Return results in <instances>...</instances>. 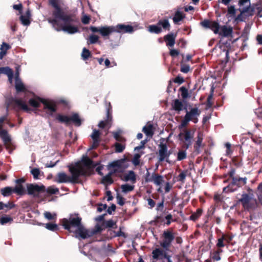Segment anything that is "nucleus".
<instances>
[{
  "label": "nucleus",
  "mask_w": 262,
  "mask_h": 262,
  "mask_svg": "<svg viewBox=\"0 0 262 262\" xmlns=\"http://www.w3.org/2000/svg\"><path fill=\"white\" fill-rule=\"evenodd\" d=\"M69 171L71 176H68L66 173L62 172L57 173L55 181L58 183H71L76 184L79 183V178L80 176H85L86 171L79 163L74 166H69Z\"/></svg>",
  "instance_id": "nucleus-3"
},
{
  "label": "nucleus",
  "mask_w": 262,
  "mask_h": 262,
  "mask_svg": "<svg viewBox=\"0 0 262 262\" xmlns=\"http://www.w3.org/2000/svg\"><path fill=\"white\" fill-rule=\"evenodd\" d=\"M203 209L202 208H198L196 211L192 213L189 216V220L194 222L196 221L202 214Z\"/></svg>",
  "instance_id": "nucleus-34"
},
{
  "label": "nucleus",
  "mask_w": 262,
  "mask_h": 262,
  "mask_svg": "<svg viewBox=\"0 0 262 262\" xmlns=\"http://www.w3.org/2000/svg\"><path fill=\"white\" fill-rule=\"evenodd\" d=\"M194 130L185 129L183 132L180 133L179 135L180 140L184 143L183 148L188 149L192 144V141L194 137Z\"/></svg>",
  "instance_id": "nucleus-7"
},
{
  "label": "nucleus",
  "mask_w": 262,
  "mask_h": 262,
  "mask_svg": "<svg viewBox=\"0 0 262 262\" xmlns=\"http://www.w3.org/2000/svg\"><path fill=\"white\" fill-rule=\"evenodd\" d=\"M45 227L48 230H51L52 231H56L59 230L58 225L56 224L52 223H49L46 224Z\"/></svg>",
  "instance_id": "nucleus-48"
},
{
  "label": "nucleus",
  "mask_w": 262,
  "mask_h": 262,
  "mask_svg": "<svg viewBox=\"0 0 262 262\" xmlns=\"http://www.w3.org/2000/svg\"><path fill=\"white\" fill-rule=\"evenodd\" d=\"M163 240L160 243L161 246L165 250H168L172 241L175 238L174 233L172 229L169 228L163 231L162 234Z\"/></svg>",
  "instance_id": "nucleus-8"
},
{
  "label": "nucleus",
  "mask_w": 262,
  "mask_h": 262,
  "mask_svg": "<svg viewBox=\"0 0 262 262\" xmlns=\"http://www.w3.org/2000/svg\"><path fill=\"white\" fill-rule=\"evenodd\" d=\"M190 121L187 118L184 116V119L182 120L180 125L179 126V128L182 129V128L186 127Z\"/></svg>",
  "instance_id": "nucleus-60"
},
{
  "label": "nucleus",
  "mask_w": 262,
  "mask_h": 262,
  "mask_svg": "<svg viewBox=\"0 0 262 262\" xmlns=\"http://www.w3.org/2000/svg\"><path fill=\"white\" fill-rule=\"evenodd\" d=\"M134 188L135 186L134 185H130L128 184H123L121 186L122 192L124 193H127L133 191Z\"/></svg>",
  "instance_id": "nucleus-38"
},
{
  "label": "nucleus",
  "mask_w": 262,
  "mask_h": 262,
  "mask_svg": "<svg viewBox=\"0 0 262 262\" xmlns=\"http://www.w3.org/2000/svg\"><path fill=\"white\" fill-rule=\"evenodd\" d=\"M185 102L181 101L179 99H176L173 100L171 104L172 108L175 111L179 113L181 111L184 109V103Z\"/></svg>",
  "instance_id": "nucleus-20"
},
{
  "label": "nucleus",
  "mask_w": 262,
  "mask_h": 262,
  "mask_svg": "<svg viewBox=\"0 0 262 262\" xmlns=\"http://www.w3.org/2000/svg\"><path fill=\"white\" fill-rule=\"evenodd\" d=\"M46 191L50 194H57L59 192L58 188L55 187L54 186L49 187Z\"/></svg>",
  "instance_id": "nucleus-52"
},
{
  "label": "nucleus",
  "mask_w": 262,
  "mask_h": 262,
  "mask_svg": "<svg viewBox=\"0 0 262 262\" xmlns=\"http://www.w3.org/2000/svg\"><path fill=\"white\" fill-rule=\"evenodd\" d=\"M152 258L154 259H168L170 256L167 255L165 251L161 248H156L152 251Z\"/></svg>",
  "instance_id": "nucleus-18"
},
{
  "label": "nucleus",
  "mask_w": 262,
  "mask_h": 262,
  "mask_svg": "<svg viewBox=\"0 0 262 262\" xmlns=\"http://www.w3.org/2000/svg\"><path fill=\"white\" fill-rule=\"evenodd\" d=\"M186 110L185 117L188 119L189 121H192L194 123H197L199 121L198 117L200 115L201 111L198 107H193L188 111L187 108L184 107Z\"/></svg>",
  "instance_id": "nucleus-12"
},
{
  "label": "nucleus",
  "mask_w": 262,
  "mask_h": 262,
  "mask_svg": "<svg viewBox=\"0 0 262 262\" xmlns=\"http://www.w3.org/2000/svg\"><path fill=\"white\" fill-rule=\"evenodd\" d=\"M81 58L83 60H86L89 58L92 57V53L91 52L86 48H84L82 49V51L81 54Z\"/></svg>",
  "instance_id": "nucleus-39"
},
{
  "label": "nucleus",
  "mask_w": 262,
  "mask_h": 262,
  "mask_svg": "<svg viewBox=\"0 0 262 262\" xmlns=\"http://www.w3.org/2000/svg\"><path fill=\"white\" fill-rule=\"evenodd\" d=\"M44 216L48 220H54L56 219V214H53L50 212H45L44 213Z\"/></svg>",
  "instance_id": "nucleus-58"
},
{
  "label": "nucleus",
  "mask_w": 262,
  "mask_h": 262,
  "mask_svg": "<svg viewBox=\"0 0 262 262\" xmlns=\"http://www.w3.org/2000/svg\"><path fill=\"white\" fill-rule=\"evenodd\" d=\"M19 19L21 22V24L24 26H29L31 23L30 18L28 17L21 15L19 17Z\"/></svg>",
  "instance_id": "nucleus-57"
},
{
  "label": "nucleus",
  "mask_w": 262,
  "mask_h": 262,
  "mask_svg": "<svg viewBox=\"0 0 262 262\" xmlns=\"http://www.w3.org/2000/svg\"><path fill=\"white\" fill-rule=\"evenodd\" d=\"M100 133L98 130L96 129H94L91 136L93 140L100 141Z\"/></svg>",
  "instance_id": "nucleus-54"
},
{
  "label": "nucleus",
  "mask_w": 262,
  "mask_h": 262,
  "mask_svg": "<svg viewBox=\"0 0 262 262\" xmlns=\"http://www.w3.org/2000/svg\"><path fill=\"white\" fill-rule=\"evenodd\" d=\"M12 73H13V70L9 67L0 68V74H4L6 75L8 77H10Z\"/></svg>",
  "instance_id": "nucleus-41"
},
{
  "label": "nucleus",
  "mask_w": 262,
  "mask_h": 262,
  "mask_svg": "<svg viewBox=\"0 0 262 262\" xmlns=\"http://www.w3.org/2000/svg\"><path fill=\"white\" fill-rule=\"evenodd\" d=\"M115 151L116 152H122L125 149V145H123L119 143L116 142L114 144Z\"/></svg>",
  "instance_id": "nucleus-56"
},
{
  "label": "nucleus",
  "mask_w": 262,
  "mask_h": 262,
  "mask_svg": "<svg viewBox=\"0 0 262 262\" xmlns=\"http://www.w3.org/2000/svg\"><path fill=\"white\" fill-rule=\"evenodd\" d=\"M222 252H223L222 249H217L216 250L214 251L212 253H211V258L215 261L220 260L221 259L220 254Z\"/></svg>",
  "instance_id": "nucleus-43"
},
{
  "label": "nucleus",
  "mask_w": 262,
  "mask_h": 262,
  "mask_svg": "<svg viewBox=\"0 0 262 262\" xmlns=\"http://www.w3.org/2000/svg\"><path fill=\"white\" fill-rule=\"evenodd\" d=\"M115 32L119 33H131L134 32V28L129 25L118 24L114 26Z\"/></svg>",
  "instance_id": "nucleus-16"
},
{
  "label": "nucleus",
  "mask_w": 262,
  "mask_h": 262,
  "mask_svg": "<svg viewBox=\"0 0 262 262\" xmlns=\"http://www.w3.org/2000/svg\"><path fill=\"white\" fill-rule=\"evenodd\" d=\"M38 100H39L38 99ZM40 101L36 99L31 98L29 100V104L32 107H39L40 106Z\"/></svg>",
  "instance_id": "nucleus-55"
},
{
  "label": "nucleus",
  "mask_w": 262,
  "mask_h": 262,
  "mask_svg": "<svg viewBox=\"0 0 262 262\" xmlns=\"http://www.w3.org/2000/svg\"><path fill=\"white\" fill-rule=\"evenodd\" d=\"M177 33H170L164 36V40L166 42V46L169 47H173L176 43Z\"/></svg>",
  "instance_id": "nucleus-19"
},
{
  "label": "nucleus",
  "mask_w": 262,
  "mask_h": 262,
  "mask_svg": "<svg viewBox=\"0 0 262 262\" xmlns=\"http://www.w3.org/2000/svg\"><path fill=\"white\" fill-rule=\"evenodd\" d=\"M114 138L119 142H123L125 141V139L121 136L119 132H114L113 133Z\"/></svg>",
  "instance_id": "nucleus-61"
},
{
  "label": "nucleus",
  "mask_w": 262,
  "mask_h": 262,
  "mask_svg": "<svg viewBox=\"0 0 262 262\" xmlns=\"http://www.w3.org/2000/svg\"><path fill=\"white\" fill-rule=\"evenodd\" d=\"M15 87L17 93L24 92L26 90L24 84L20 80L19 77H18V76L15 77Z\"/></svg>",
  "instance_id": "nucleus-29"
},
{
  "label": "nucleus",
  "mask_w": 262,
  "mask_h": 262,
  "mask_svg": "<svg viewBox=\"0 0 262 262\" xmlns=\"http://www.w3.org/2000/svg\"><path fill=\"white\" fill-rule=\"evenodd\" d=\"M99 38V36L96 35H91L89 36V38L88 39L87 43L88 45L95 44L98 42Z\"/></svg>",
  "instance_id": "nucleus-46"
},
{
  "label": "nucleus",
  "mask_w": 262,
  "mask_h": 262,
  "mask_svg": "<svg viewBox=\"0 0 262 262\" xmlns=\"http://www.w3.org/2000/svg\"><path fill=\"white\" fill-rule=\"evenodd\" d=\"M142 131L148 136L152 137L154 134L153 131V125L151 124L144 126Z\"/></svg>",
  "instance_id": "nucleus-36"
},
{
  "label": "nucleus",
  "mask_w": 262,
  "mask_h": 262,
  "mask_svg": "<svg viewBox=\"0 0 262 262\" xmlns=\"http://www.w3.org/2000/svg\"><path fill=\"white\" fill-rule=\"evenodd\" d=\"M117 203L120 205L123 206L125 204V199L119 194H117L116 196Z\"/></svg>",
  "instance_id": "nucleus-62"
},
{
  "label": "nucleus",
  "mask_w": 262,
  "mask_h": 262,
  "mask_svg": "<svg viewBox=\"0 0 262 262\" xmlns=\"http://www.w3.org/2000/svg\"><path fill=\"white\" fill-rule=\"evenodd\" d=\"M157 24L160 27H162V30L169 31L170 29V24L167 18L161 19L158 20Z\"/></svg>",
  "instance_id": "nucleus-25"
},
{
  "label": "nucleus",
  "mask_w": 262,
  "mask_h": 262,
  "mask_svg": "<svg viewBox=\"0 0 262 262\" xmlns=\"http://www.w3.org/2000/svg\"><path fill=\"white\" fill-rule=\"evenodd\" d=\"M179 91L181 93V95L184 102H185V100L190 97V94L188 92V89L185 86H181Z\"/></svg>",
  "instance_id": "nucleus-33"
},
{
  "label": "nucleus",
  "mask_w": 262,
  "mask_h": 262,
  "mask_svg": "<svg viewBox=\"0 0 262 262\" xmlns=\"http://www.w3.org/2000/svg\"><path fill=\"white\" fill-rule=\"evenodd\" d=\"M227 245V243L225 242L224 237L221 236V237L218 238L216 246L218 249H221Z\"/></svg>",
  "instance_id": "nucleus-51"
},
{
  "label": "nucleus",
  "mask_w": 262,
  "mask_h": 262,
  "mask_svg": "<svg viewBox=\"0 0 262 262\" xmlns=\"http://www.w3.org/2000/svg\"><path fill=\"white\" fill-rule=\"evenodd\" d=\"M56 119L60 123H64L66 125L70 124L72 122L76 126H80L82 124V120L78 113H74L71 116L58 114Z\"/></svg>",
  "instance_id": "nucleus-5"
},
{
  "label": "nucleus",
  "mask_w": 262,
  "mask_h": 262,
  "mask_svg": "<svg viewBox=\"0 0 262 262\" xmlns=\"http://www.w3.org/2000/svg\"><path fill=\"white\" fill-rule=\"evenodd\" d=\"M81 218L79 216H70L69 219L64 218L61 220L64 229L70 232H73L77 238H87L86 229L81 223Z\"/></svg>",
  "instance_id": "nucleus-2"
},
{
  "label": "nucleus",
  "mask_w": 262,
  "mask_h": 262,
  "mask_svg": "<svg viewBox=\"0 0 262 262\" xmlns=\"http://www.w3.org/2000/svg\"><path fill=\"white\" fill-rule=\"evenodd\" d=\"M49 4L53 8L51 16L47 18L49 23L57 31H63L69 34H74L79 31L77 24L78 18L75 14L64 11L59 4L58 0H49Z\"/></svg>",
  "instance_id": "nucleus-1"
},
{
  "label": "nucleus",
  "mask_w": 262,
  "mask_h": 262,
  "mask_svg": "<svg viewBox=\"0 0 262 262\" xmlns=\"http://www.w3.org/2000/svg\"><path fill=\"white\" fill-rule=\"evenodd\" d=\"M242 158L238 156H235L232 158V162L237 167H241L243 165Z\"/></svg>",
  "instance_id": "nucleus-40"
},
{
  "label": "nucleus",
  "mask_w": 262,
  "mask_h": 262,
  "mask_svg": "<svg viewBox=\"0 0 262 262\" xmlns=\"http://www.w3.org/2000/svg\"><path fill=\"white\" fill-rule=\"evenodd\" d=\"M105 228H103V226L101 225V226H99V225H97L95 226V229L92 231H89L88 230L86 229V233H87V238L90 237L91 236H92L94 234H97V233H100L103 230H104Z\"/></svg>",
  "instance_id": "nucleus-31"
},
{
  "label": "nucleus",
  "mask_w": 262,
  "mask_h": 262,
  "mask_svg": "<svg viewBox=\"0 0 262 262\" xmlns=\"http://www.w3.org/2000/svg\"><path fill=\"white\" fill-rule=\"evenodd\" d=\"M238 202L242 204L243 208L248 211L255 210L258 205L256 200L247 193H243Z\"/></svg>",
  "instance_id": "nucleus-4"
},
{
  "label": "nucleus",
  "mask_w": 262,
  "mask_h": 262,
  "mask_svg": "<svg viewBox=\"0 0 262 262\" xmlns=\"http://www.w3.org/2000/svg\"><path fill=\"white\" fill-rule=\"evenodd\" d=\"M12 101L15 105L25 112L29 113L31 111V109L29 108L26 103L21 99H13Z\"/></svg>",
  "instance_id": "nucleus-26"
},
{
  "label": "nucleus",
  "mask_w": 262,
  "mask_h": 262,
  "mask_svg": "<svg viewBox=\"0 0 262 262\" xmlns=\"http://www.w3.org/2000/svg\"><path fill=\"white\" fill-rule=\"evenodd\" d=\"M103 228H113L116 229L117 225L116 222H114L113 220H109L107 221H103L102 223Z\"/></svg>",
  "instance_id": "nucleus-32"
},
{
  "label": "nucleus",
  "mask_w": 262,
  "mask_h": 262,
  "mask_svg": "<svg viewBox=\"0 0 262 262\" xmlns=\"http://www.w3.org/2000/svg\"><path fill=\"white\" fill-rule=\"evenodd\" d=\"M122 180L125 182L130 181L132 184H135L137 180L135 172L133 170L128 171L124 174Z\"/></svg>",
  "instance_id": "nucleus-21"
},
{
  "label": "nucleus",
  "mask_w": 262,
  "mask_h": 262,
  "mask_svg": "<svg viewBox=\"0 0 262 262\" xmlns=\"http://www.w3.org/2000/svg\"><path fill=\"white\" fill-rule=\"evenodd\" d=\"M221 31H219L218 33L220 35H222L224 37H228L231 35L233 29L231 27H227V26L224 25L220 27Z\"/></svg>",
  "instance_id": "nucleus-23"
},
{
  "label": "nucleus",
  "mask_w": 262,
  "mask_h": 262,
  "mask_svg": "<svg viewBox=\"0 0 262 262\" xmlns=\"http://www.w3.org/2000/svg\"><path fill=\"white\" fill-rule=\"evenodd\" d=\"M1 193L4 196H8L11 195L13 192V187H6L1 189Z\"/></svg>",
  "instance_id": "nucleus-37"
},
{
  "label": "nucleus",
  "mask_w": 262,
  "mask_h": 262,
  "mask_svg": "<svg viewBox=\"0 0 262 262\" xmlns=\"http://www.w3.org/2000/svg\"><path fill=\"white\" fill-rule=\"evenodd\" d=\"M140 157H141V155L139 154H136L134 155L133 162L135 165L137 166L139 164Z\"/></svg>",
  "instance_id": "nucleus-63"
},
{
  "label": "nucleus",
  "mask_w": 262,
  "mask_h": 262,
  "mask_svg": "<svg viewBox=\"0 0 262 262\" xmlns=\"http://www.w3.org/2000/svg\"><path fill=\"white\" fill-rule=\"evenodd\" d=\"M188 172L187 170L182 171L178 177V181L183 183H184Z\"/></svg>",
  "instance_id": "nucleus-49"
},
{
  "label": "nucleus",
  "mask_w": 262,
  "mask_h": 262,
  "mask_svg": "<svg viewBox=\"0 0 262 262\" xmlns=\"http://www.w3.org/2000/svg\"><path fill=\"white\" fill-rule=\"evenodd\" d=\"M164 181L162 176L158 173H153L151 175V180H146V182H154L156 185H160Z\"/></svg>",
  "instance_id": "nucleus-22"
},
{
  "label": "nucleus",
  "mask_w": 262,
  "mask_h": 262,
  "mask_svg": "<svg viewBox=\"0 0 262 262\" xmlns=\"http://www.w3.org/2000/svg\"><path fill=\"white\" fill-rule=\"evenodd\" d=\"M112 106L111 103L109 102L108 106L107 108L106 111V118L104 120H102L100 121L98 124V126L99 128H104L106 126H111V123L112 121Z\"/></svg>",
  "instance_id": "nucleus-13"
},
{
  "label": "nucleus",
  "mask_w": 262,
  "mask_h": 262,
  "mask_svg": "<svg viewBox=\"0 0 262 262\" xmlns=\"http://www.w3.org/2000/svg\"><path fill=\"white\" fill-rule=\"evenodd\" d=\"M222 236L224 237L225 242L227 243V245L231 243L233 238V236L228 234H223Z\"/></svg>",
  "instance_id": "nucleus-59"
},
{
  "label": "nucleus",
  "mask_w": 262,
  "mask_h": 262,
  "mask_svg": "<svg viewBox=\"0 0 262 262\" xmlns=\"http://www.w3.org/2000/svg\"><path fill=\"white\" fill-rule=\"evenodd\" d=\"M247 178L246 177L240 178L236 177L233 178L229 184L223 188L224 192H233L237 188L242 187L247 183Z\"/></svg>",
  "instance_id": "nucleus-6"
},
{
  "label": "nucleus",
  "mask_w": 262,
  "mask_h": 262,
  "mask_svg": "<svg viewBox=\"0 0 262 262\" xmlns=\"http://www.w3.org/2000/svg\"><path fill=\"white\" fill-rule=\"evenodd\" d=\"M185 150L180 149L179 150L177 154V160L182 161L185 159L187 158V152Z\"/></svg>",
  "instance_id": "nucleus-45"
},
{
  "label": "nucleus",
  "mask_w": 262,
  "mask_h": 262,
  "mask_svg": "<svg viewBox=\"0 0 262 262\" xmlns=\"http://www.w3.org/2000/svg\"><path fill=\"white\" fill-rule=\"evenodd\" d=\"M0 138L3 140L6 148L8 150H12L11 138L7 130L2 129L0 131Z\"/></svg>",
  "instance_id": "nucleus-14"
},
{
  "label": "nucleus",
  "mask_w": 262,
  "mask_h": 262,
  "mask_svg": "<svg viewBox=\"0 0 262 262\" xmlns=\"http://www.w3.org/2000/svg\"><path fill=\"white\" fill-rule=\"evenodd\" d=\"M211 22L212 21H210L208 19H205L204 20L201 21L200 24L201 26L204 28L209 29Z\"/></svg>",
  "instance_id": "nucleus-64"
},
{
  "label": "nucleus",
  "mask_w": 262,
  "mask_h": 262,
  "mask_svg": "<svg viewBox=\"0 0 262 262\" xmlns=\"http://www.w3.org/2000/svg\"><path fill=\"white\" fill-rule=\"evenodd\" d=\"M210 27H209V29L213 31L215 34H218L219 33L220 26L217 22L215 21H212Z\"/></svg>",
  "instance_id": "nucleus-42"
},
{
  "label": "nucleus",
  "mask_w": 262,
  "mask_h": 262,
  "mask_svg": "<svg viewBox=\"0 0 262 262\" xmlns=\"http://www.w3.org/2000/svg\"><path fill=\"white\" fill-rule=\"evenodd\" d=\"M25 179L23 178L15 180L16 186L13 187V192L18 195H23L26 193V190L23 183H25Z\"/></svg>",
  "instance_id": "nucleus-15"
},
{
  "label": "nucleus",
  "mask_w": 262,
  "mask_h": 262,
  "mask_svg": "<svg viewBox=\"0 0 262 262\" xmlns=\"http://www.w3.org/2000/svg\"><path fill=\"white\" fill-rule=\"evenodd\" d=\"M82 162L83 165L87 167H91L93 164V161L88 157H84Z\"/></svg>",
  "instance_id": "nucleus-50"
},
{
  "label": "nucleus",
  "mask_w": 262,
  "mask_h": 262,
  "mask_svg": "<svg viewBox=\"0 0 262 262\" xmlns=\"http://www.w3.org/2000/svg\"><path fill=\"white\" fill-rule=\"evenodd\" d=\"M183 57V60H182L181 62V69L180 71L181 72L184 73H188L190 71V66L188 64H184V55L183 54L182 55Z\"/></svg>",
  "instance_id": "nucleus-44"
},
{
  "label": "nucleus",
  "mask_w": 262,
  "mask_h": 262,
  "mask_svg": "<svg viewBox=\"0 0 262 262\" xmlns=\"http://www.w3.org/2000/svg\"><path fill=\"white\" fill-rule=\"evenodd\" d=\"M203 140V134L202 132H199L197 136V140L194 145L195 151L198 153L200 152V148L202 146Z\"/></svg>",
  "instance_id": "nucleus-28"
},
{
  "label": "nucleus",
  "mask_w": 262,
  "mask_h": 262,
  "mask_svg": "<svg viewBox=\"0 0 262 262\" xmlns=\"http://www.w3.org/2000/svg\"><path fill=\"white\" fill-rule=\"evenodd\" d=\"M256 193L259 203L262 205V182L258 185Z\"/></svg>",
  "instance_id": "nucleus-47"
},
{
  "label": "nucleus",
  "mask_w": 262,
  "mask_h": 262,
  "mask_svg": "<svg viewBox=\"0 0 262 262\" xmlns=\"http://www.w3.org/2000/svg\"><path fill=\"white\" fill-rule=\"evenodd\" d=\"M112 173L113 172H110L107 174L102 178L101 183L105 185V189H107L108 185H110L114 183V180L111 177Z\"/></svg>",
  "instance_id": "nucleus-27"
},
{
  "label": "nucleus",
  "mask_w": 262,
  "mask_h": 262,
  "mask_svg": "<svg viewBox=\"0 0 262 262\" xmlns=\"http://www.w3.org/2000/svg\"><path fill=\"white\" fill-rule=\"evenodd\" d=\"M115 32L114 26H102L100 27V34L104 39H109V36Z\"/></svg>",
  "instance_id": "nucleus-17"
},
{
  "label": "nucleus",
  "mask_w": 262,
  "mask_h": 262,
  "mask_svg": "<svg viewBox=\"0 0 262 262\" xmlns=\"http://www.w3.org/2000/svg\"><path fill=\"white\" fill-rule=\"evenodd\" d=\"M148 31L156 34H159L162 32V27H160L157 23L155 25H150L147 28Z\"/></svg>",
  "instance_id": "nucleus-30"
},
{
  "label": "nucleus",
  "mask_w": 262,
  "mask_h": 262,
  "mask_svg": "<svg viewBox=\"0 0 262 262\" xmlns=\"http://www.w3.org/2000/svg\"><path fill=\"white\" fill-rule=\"evenodd\" d=\"M185 17V15L182 12L177 11L173 17V21L175 24H178V23L181 21Z\"/></svg>",
  "instance_id": "nucleus-35"
},
{
  "label": "nucleus",
  "mask_w": 262,
  "mask_h": 262,
  "mask_svg": "<svg viewBox=\"0 0 262 262\" xmlns=\"http://www.w3.org/2000/svg\"><path fill=\"white\" fill-rule=\"evenodd\" d=\"M27 193L34 198H39V194L46 192L44 185L39 186L36 184H28L27 186Z\"/></svg>",
  "instance_id": "nucleus-9"
},
{
  "label": "nucleus",
  "mask_w": 262,
  "mask_h": 262,
  "mask_svg": "<svg viewBox=\"0 0 262 262\" xmlns=\"http://www.w3.org/2000/svg\"><path fill=\"white\" fill-rule=\"evenodd\" d=\"M123 163V160H118L116 161H114L108 165V168H114V172H116L117 171H119V169H121L122 168V164Z\"/></svg>",
  "instance_id": "nucleus-24"
},
{
  "label": "nucleus",
  "mask_w": 262,
  "mask_h": 262,
  "mask_svg": "<svg viewBox=\"0 0 262 262\" xmlns=\"http://www.w3.org/2000/svg\"><path fill=\"white\" fill-rule=\"evenodd\" d=\"M159 162H163L165 161L166 162L170 163L169 157L171 153H168V148L166 144L160 143L159 144Z\"/></svg>",
  "instance_id": "nucleus-11"
},
{
  "label": "nucleus",
  "mask_w": 262,
  "mask_h": 262,
  "mask_svg": "<svg viewBox=\"0 0 262 262\" xmlns=\"http://www.w3.org/2000/svg\"><path fill=\"white\" fill-rule=\"evenodd\" d=\"M13 221V219L8 216H4L0 219V224L2 225Z\"/></svg>",
  "instance_id": "nucleus-53"
},
{
  "label": "nucleus",
  "mask_w": 262,
  "mask_h": 262,
  "mask_svg": "<svg viewBox=\"0 0 262 262\" xmlns=\"http://www.w3.org/2000/svg\"><path fill=\"white\" fill-rule=\"evenodd\" d=\"M40 103L43 104V109L47 110V114L52 116L53 113L57 111V106L55 102L53 101L48 100L43 98L38 97Z\"/></svg>",
  "instance_id": "nucleus-10"
}]
</instances>
